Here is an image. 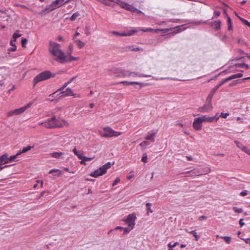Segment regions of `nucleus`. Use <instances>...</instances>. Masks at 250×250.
<instances>
[{
    "label": "nucleus",
    "mask_w": 250,
    "mask_h": 250,
    "mask_svg": "<svg viewBox=\"0 0 250 250\" xmlns=\"http://www.w3.org/2000/svg\"><path fill=\"white\" fill-rule=\"evenodd\" d=\"M27 40L25 38L22 39L21 41V45L23 47H26V44L27 42Z\"/></svg>",
    "instance_id": "48"
},
{
    "label": "nucleus",
    "mask_w": 250,
    "mask_h": 250,
    "mask_svg": "<svg viewBox=\"0 0 250 250\" xmlns=\"http://www.w3.org/2000/svg\"><path fill=\"white\" fill-rule=\"evenodd\" d=\"M21 34H19V31H16V32L14 33V34H13V41H14V42H16V40H17V39L18 38H19V37H21Z\"/></svg>",
    "instance_id": "30"
},
{
    "label": "nucleus",
    "mask_w": 250,
    "mask_h": 250,
    "mask_svg": "<svg viewBox=\"0 0 250 250\" xmlns=\"http://www.w3.org/2000/svg\"><path fill=\"white\" fill-rule=\"evenodd\" d=\"M130 11L132 12H136L137 13H141L142 14H144V13H143V12H142L141 10L133 7L132 6V7H131V9H130Z\"/></svg>",
    "instance_id": "36"
},
{
    "label": "nucleus",
    "mask_w": 250,
    "mask_h": 250,
    "mask_svg": "<svg viewBox=\"0 0 250 250\" xmlns=\"http://www.w3.org/2000/svg\"><path fill=\"white\" fill-rule=\"evenodd\" d=\"M8 163V156L7 153L3 154L0 157V166Z\"/></svg>",
    "instance_id": "17"
},
{
    "label": "nucleus",
    "mask_w": 250,
    "mask_h": 250,
    "mask_svg": "<svg viewBox=\"0 0 250 250\" xmlns=\"http://www.w3.org/2000/svg\"><path fill=\"white\" fill-rule=\"evenodd\" d=\"M202 123L199 117L196 118L193 123V127L196 130H200L202 128Z\"/></svg>",
    "instance_id": "14"
},
{
    "label": "nucleus",
    "mask_w": 250,
    "mask_h": 250,
    "mask_svg": "<svg viewBox=\"0 0 250 250\" xmlns=\"http://www.w3.org/2000/svg\"><path fill=\"white\" fill-rule=\"evenodd\" d=\"M247 194H248V191L246 190H243L240 193V195L242 196H245L247 195Z\"/></svg>",
    "instance_id": "57"
},
{
    "label": "nucleus",
    "mask_w": 250,
    "mask_h": 250,
    "mask_svg": "<svg viewBox=\"0 0 250 250\" xmlns=\"http://www.w3.org/2000/svg\"><path fill=\"white\" fill-rule=\"evenodd\" d=\"M133 48V46L128 45L125 46L123 48V51H132V49Z\"/></svg>",
    "instance_id": "43"
},
{
    "label": "nucleus",
    "mask_w": 250,
    "mask_h": 250,
    "mask_svg": "<svg viewBox=\"0 0 250 250\" xmlns=\"http://www.w3.org/2000/svg\"><path fill=\"white\" fill-rule=\"evenodd\" d=\"M149 144L150 143L148 141H144L140 144V146L143 149H144L146 146H148Z\"/></svg>",
    "instance_id": "29"
},
{
    "label": "nucleus",
    "mask_w": 250,
    "mask_h": 250,
    "mask_svg": "<svg viewBox=\"0 0 250 250\" xmlns=\"http://www.w3.org/2000/svg\"><path fill=\"white\" fill-rule=\"evenodd\" d=\"M103 130L104 131L99 130V134L103 137L110 138L117 137L122 134L121 132L115 131L108 126L104 127Z\"/></svg>",
    "instance_id": "4"
},
{
    "label": "nucleus",
    "mask_w": 250,
    "mask_h": 250,
    "mask_svg": "<svg viewBox=\"0 0 250 250\" xmlns=\"http://www.w3.org/2000/svg\"><path fill=\"white\" fill-rule=\"evenodd\" d=\"M243 76V74L242 73H237L234 75H232L229 77H227V78L223 80L218 85H216L210 92L207 98V101H211L212 99L214 94L215 93L216 91H218V89L223 84L225 83H226L232 80L233 79H235L236 78H241Z\"/></svg>",
    "instance_id": "2"
},
{
    "label": "nucleus",
    "mask_w": 250,
    "mask_h": 250,
    "mask_svg": "<svg viewBox=\"0 0 250 250\" xmlns=\"http://www.w3.org/2000/svg\"><path fill=\"white\" fill-rule=\"evenodd\" d=\"M182 26H177V27H176L175 28L174 31H173V33L174 34H177V33L181 32L182 31H184L185 29V28H183L182 30L181 28V27Z\"/></svg>",
    "instance_id": "33"
},
{
    "label": "nucleus",
    "mask_w": 250,
    "mask_h": 250,
    "mask_svg": "<svg viewBox=\"0 0 250 250\" xmlns=\"http://www.w3.org/2000/svg\"><path fill=\"white\" fill-rule=\"evenodd\" d=\"M56 74L52 73L49 70L43 71L37 75L33 79L34 85H35L38 83L48 80L51 78L54 77Z\"/></svg>",
    "instance_id": "3"
},
{
    "label": "nucleus",
    "mask_w": 250,
    "mask_h": 250,
    "mask_svg": "<svg viewBox=\"0 0 250 250\" xmlns=\"http://www.w3.org/2000/svg\"><path fill=\"white\" fill-rule=\"evenodd\" d=\"M80 16V14L79 12H76L75 13H74L72 16L71 17H70V20L71 21H74L75 20L77 17H78L79 16Z\"/></svg>",
    "instance_id": "37"
},
{
    "label": "nucleus",
    "mask_w": 250,
    "mask_h": 250,
    "mask_svg": "<svg viewBox=\"0 0 250 250\" xmlns=\"http://www.w3.org/2000/svg\"><path fill=\"white\" fill-rule=\"evenodd\" d=\"M65 0H56L53 2L45 9L42 10L41 12V14H45L47 12L53 11L57 8H59L62 5L65 4Z\"/></svg>",
    "instance_id": "6"
},
{
    "label": "nucleus",
    "mask_w": 250,
    "mask_h": 250,
    "mask_svg": "<svg viewBox=\"0 0 250 250\" xmlns=\"http://www.w3.org/2000/svg\"><path fill=\"white\" fill-rule=\"evenodd\" d=\"M119 5L123 8L128 10L130 11L131 7H132L131 5L128 4V3L122 1L119 3Z\"/></svg>",
    "instance_id": "25"
},
{
    "label": "nucleus",
    "mask_w": 250,
    "mask_h": 250,
    "mask_svg": "<svg viewBox=\"0 0 250 250\" xmlns=\"http://www.w3.org/2000/svg\"><path fill=\"white\" fill-rule=\"evenodd\" d=\"M141 50V48L139 47H134L133 46V48L132 49V51H139Z\"/></svg>",
    "instance_id": "60"
},
{
    "label": "nucleus",
    "mask_w": 250,
    "mask_h": 250,
    "mask_svg": "<svg viewBox=\"0 0 250 250\" xmlns=\"http://www.w3.org/2000/svg\"><path fill=\"white\" fill-rule=\"evenodd\" d=\"M178 245H179V243H178V242H175L173 243H172V242H170L168 244V246L169 248H172Z\"/></svg>",
    "instance_id": "47"
},
{
    "label": "nucleus",
    "mask_w": 250,
    "mask_h": 250,
    "mask_svg": "<svg viewBox=\"0 0 250 250\" xmlns=\"http://www.w3.org/2000/svg\"><path fill=\"white\" fill-rule=\"evenodd\" d=\"M53 172H55V176L57 177H60L62 174V172L61 170L58 169H52L50 170L49 173L51 174Z\"/></svg>",
    "instance_id": "26"
},
{
    "label": "nucleus",
    "mask_w": 250,
    "mask_h": 250,
    "mask_svg": "<svg viewBox=\"0 0 250 250\" xmlns=\"http://www.w3.org/2000/svg\"><path fill=\"white\" fill-rule=\"evenodd\" d=\"M17 49L16 45H13L11 47L8 49V51L14 52L16 51Z\"/></svg>",
    "instance_id": "52"
},
{
    "label": "nucleus",
    "mask_w": 250,
    "mask_h": 250,
    "mask_svg": "<svg viewBox=\"0 0 250 250\" xmlns=\"http://www.w3.org/2000/svg\"><path fill=\"white\" fill-rule=\"evenodd\" d=\"M165 79H168V80H174V81H183L182 80H179L176 78H169V77H167V78H155V80H165Z\"/></svg>",
    "instance_id": "31"
},
{
    "label": "nucleus",
    "mask_w": 250,
    "mask_h": 250,
    "mask_svg": "<svg viewBox=\"0 0 250 250\" xmlns=\"http://www.w3.org/2000/svg\"><path fill=\"white\" fill-rule=\"evenodd\" d=\"M69 55L68 56H67V58L68 59H69V61L68 62H70V61H74V60H77V58L76 57H74L73 56H72L70 54H71V52H69Z\"/></svg>",
    "instance_id": "45"
},
{
    "label": "nucleus",
    "mask_w": 250,
    "mask_h": 250,
    "mask_svg": "<svg viewBox=\"0 0 250 250\" xmlns=\"http://www.w3.org/2000/svg\"><path fill=\"white\" fill-rule=\"evenodd\" d=\"M62 126L61 121L55 116L49 118L45 121V127L47 128H60Z\"/></svg>",
    "instance_id": "5"
},
{
    "label": "nucleus",
    "mask_w": 250,
    "mask_h": 250,
    "mask_svg": "<svg viewBox=\"0 0 250 250\" xmlns=\"http://www.w3.org/2000/svg\"><path fill=\"white\" fill-rule=\"evenodd\" d=\"M136 219V216L135 214L132 213L127 215V218L125 220V221L128 226L134 228L135 224V221Z\"/></svg>",
    "instance_id": "9"
},
{
    "label": "nucleus",
    "mask_w": 250,
    "mask_h": 250,
    "mask_svg": "<svg viewBox=\"0 0 250 250\" xmlns=\"http://www.w3.org/2000/svg\"><path fill=\"white\" fill-rule=\"evenodd\" d=\"M182 174L185 177H194L201 175L202 174V173L198 169H193L192 170L183 172L182 173Z\"/></svg>",
    "instance_id": "11"
},
{
    "label": "nucleus",
    "mask_w": 250,
    "mask_h": 250,
    "mask_svg": "<svg viewBox=\"0 0 250 250\" xmlns=\"http://www.w3.org/2000/svg\"><path fill=\"white\" fill-rule=\"evenodd\" d=\"M236 65L239 67L245 68L247 69H248L250 68L249 65L245 63L237 64Z\"/></svg>",
    "instance_id": "34"
},
{
    "label": "nucleus",
    "mask_w": 250,
    "mask_h": 250,
    "mask_svg": "<svg viewBox=\"0 0 250 250\" xmlns=\"http://www.w3.org/2000/svg\"><path fill=\"white\" fill-rule=\"evenodd\" d=\"M77 76H75L71 78L68 82L65 83L61 88H60L58 90H57V91L54 92L52 94H50V96H53V95L58 91H63L67 87V86L70 84L74 80H75L77 78Z\"/></svg>",
    "instance_id": "15"
},
{
    "label": "nucleus",
    "mask_w": 250,
    "mask_h": 250,
    "mask_svg": "<svg viewBox=\"0 0 250 250\" xmlns=\"http://www.w3.org/2000/svg\"><path fill=\"white\" fill-rule=\"evenodd\" d=\"M207 219V217L206 216H205V215H202V216H201L199 217V221H203V220H205Z\"/></svg>",
    "instance_id": "55"
},
{
    "label": "nucleus",
    "mask_w": 250,
    "mask_h": 250,
    "mask_svg": "<svg viewBox=\"0 0 250 250\" xmlns=\"http://www.w3.org/2000/svg\"><path fill=\"white\" fill-rule=\"evenodd\" d=\"M85 33L86 35H89L90 34L89 32V27L87 26H86L85 28Z\"/></svg>",
    "instance_id": "53"
},
{
    "label": "nucleus",
    "mask_w": 250,
    "mask_h": 250,
    "mask_svg": "<svg viewBox=\"0 0 250 250\" xmlns=\"http://www.w3.org/2000/svg\"><path fill=\"white\" fill-rule=\"evenodd\" d=\"M93 159L92 157H87L83 156L82 161H81V164L85 165V161H90Z\"/></svg>",
    "instance_id": "28"
},
{
    "label": "nucleus",
    "mask_w": 250,
    "mask_h": 250,
    "mask_svg": "<svg viewBox=\"0 0 250 250\" xmlns=\"http://www.w3.org/2000/svg\"><path fill=\"white\" fill-rule=\"evenodd\" d=\"M33 104V102H31L22 107L11 110L7 113V116L11 117L14 115H20L24 112L27 109L30 107Z\"/></svg>",
    "instance_id": "8"
},
{
    "label": "nucleus",
    "mask_w": 250,
    "mask_h": 250,
    "mask_svg": "<svg viewBox=\"0 0 250 250\" xmlns=\"http://www.w3.org/2000/svg\"><path fill=\"white\" fill-rule=\"evenodd\" d=\"M211 101H207V103L203 106L198 108V111L202 113H206L212 109Z\"/></svg>",
    "instance_id": "13"
},
{
    "label": "nucleus",
    "mask_w": 250,
    "mask_h": 250,
    "mask_svg": "<svg viewBox=\"0 0 250 250\" xmlns=\"http://www.w3.org/2000/svg\"><path fill=\"white\" fill-rule=\"evenodd\" d=\"M142 161L145 163L147 162V155L146 153H144L142 158Z\"/></svg>",
    "instance_id": "42"
},
{
    "label": "nucleus",
    "mask_w": 250,
    "mask_h": 250,
    "mask_svg": "<svg viewBox=\"0 0 250 250\" xmlns=\"http://www.w3.org/2000/svg\"><path fill=\"white\" fill-rule=\"evenodd\" d=\"M172 30V28H165V29H161V31L164 33H165L169 31H171Z\"/></svg>",
    "instance_id": "54"
},
{
    "label": "nucleus",
    "mask_w": 250,
    "mask_h": 250,
    "mask_svg": "<svg viewBox=\"0 0 250 250\" xmlns=\"http://www.w3.org/2000/svg\"><path fill=\"white\" fill-rule=\"evenodd\" d=\"M132 77H146V78H147V77H151V76L150 75L144 74L140 73H138V72H132Z\"/></svg>",
    "instance_id": "23"
},
{
    "label": "nucleus",
    "mask_w": 250,
    "mask_h": 250,
    "mask_svg": "<svg viewBox=\"0 0 250 250\" xmlns=\"http://www.w3.org/2000/svg\"><path fill=\"white\" fill-rule=\"evenodd\" d=\"M15 88H16V86H15V85H13L12 86V87H11V89H10L8 90V92H9V93H11V92L12 91L14 90L15 89Z\"/></svg>",
    "instance_id": "62"
},
{
    "label": "nucleus",
    "mask_w": 250,
    "mask_h": 250,
    "mask_svg": "<svg viewBox=\"0 0 250 250\" xmlns=\"http://www.w3.org/2000/svg\"><path fill=\"white\" fill-rule=\"evenodd\" d=\"M49 155L53 158L59 159L63 155V153L62 152H53Z\"/></svg>",
    "instance_id": "22"
},
{
    "label": "nucleus",
    "mask_w": 250,
    "mask_h": 250,
    "mask_svg": "<svg viewBox=\"0 0 250 250\" xmlns=\"http://www.w3.org/2000/svg\"><path fill=\"white\" fill-rule=\"evenodd\" d=\"M202 123L209 122L211 123L214 121H217L219 119V117L215 115L213 117H208L207 115H202L199 117Z\"/></svg>",
    "instance_id": "12"
},
{
    "label": "nucleus",
    "mask_w": 250,
    "mask_h": 250,
    "mask_svg": "<svg viewBox=\"0 0 250 250\" xmlns=\"http://www.w3.org/2000/svg\"><path fill=\"white\" fill-rule=\"evenodd\" d=\"M132 72H128V71H126V72H125L124 74H123L124 77H130V76L132 77Z\"/></svg>",
    "instance_id": "49"
},
{
    "label": "nucleus",
    "mask_w": 250,
    "mask_h": 250,
    "mask_svg": "<svg viewBox=\"0 0 250 250\" xmlns=\"http://www.w3.org/2000/svg\"><path fill=\"white\" fill-rule=\"evenodd\" d=\"M221 22L220 21H216L211 22V25L214 26L216 30H219L221 28Z\"/></svg>",
    "instance_id": "24"
},
{
    "label": "nucleus",
    "mask_w": 250,
    "mask_h": 250,
    "mask_svg": "<svg viewBox=\"0 0 250 250\" xmlns=\"http://www.w3.org/2000/svg\"><path fill=\"white\" fill-rule=\"evenodd\" d=\"M133 229V227H130V226H128V227H126V228H124V229H123L124 230V234H127L128 233H129V232L132 230V229Z\"/></svg>",
    "instance_id": "40"
},
{
    "label": "nucleus",
    "mask_w": 250,
    "mask_h": 250,
    "mask_svg": "<svg viewBox=\"0 0 250 250\" xmlns=\"http://www.w3.org/2000/svg\"><path fill=\"white\" fill-rule=\"evenodd\" d=\"M73 41L76 43V45L79 48H82L85 45V43L79 39H77L75 37H73Z\"/></svg>",
    "instance_id": "19"
},
{
    "label": "nucleus",
    "mask_w": 250,
    "mask_h": 250,
    "mask_svg": "<svg viewBox=\"0 0 250 250\" xmlns=\"http://www.w3.org/2000/svg\"><path fill=\"white\" fill-rule=\"evenodd\" d=\"M62 94V95L61 96H69L72 95H74V94L73 92V91L70 88H66L65 91H62V92L60 94Z\"/></svg>",
    "instance_id": "18"
},
{
    "label": "nucleus",
    "mask_w": 250,
    "mask_h": 250,
    "mask_svg": "<svg viewBox=\"0 0 250 250\" xmlns=\"http://www.w3.org/2000/svg\"><path fill=\"white\" fill-rule=\"evenodd\" d=\"M151 206L152 204L150 203H147L146 204L147 209L148 210V211L147 212V214H149V212L152 213L153 212V210L151 208Z\"/></svg>",
    "instance_id": "41"
},
{
    "label": "nucleus",
    "mask_w": 250,
    "mask_h": 250,
    "mask_svg": "<svg viewBox=\"0 0 250 250\" xmlns=\"http://www.w3.org/2000/svg\"><path fill=\"white\" fill-rule=\"evenodd\" d=\"M229 115V114L228 113H222L220 115V116L224 118H226Z\"/></svg>",
    "instance_id": "56"
},
{
    "label": "nucleus",
    "mask_w": 250,
    "mask_h": 250,
    "mask_svg": "<svg viewBox=\"0 0 250 250\" xmlns=\"http://www.w3.org/2000/svg\"><path fill=\"white\" fill-rule=\"evenodd\" d=\"M239 224L241 227L245 225L244 222H243V219L241 218L239 220Z\"/></svg>",
    "instance_id": "59"
},
{
    "label": "nucleus",
    "mask_w": 250,
    "mask_h": 250,
    "mask_svg": "<svg viewBox=\"0 0 250 250\" xmlns=\"http://www.w3.org/2000/svg\"><path fill=\"white\" fill-rule=\"evenodd\" d=\"M112 33L114 35L120 36V34H121V33L117 32V31H113V32H112Z\"/></svg>",
    "instance_id": "61"
},
{
    "label": "nucleus",
    "mask_w": 250,
    "mask_h": 250,
    "mask_svg": "<svg viewBox=\"0 0 250 250\" xmlns=\"http://www.w3.org/2000/svg\"><path fill=\"white\" fill-rule=\"evenodd\" d=\"M220 15V12L219 11L215 10L214 12V15L216 17H218Z\"/></svg>",
    "instance_id": "58"
},
{
    "label": "nucleus",
    "mask_w": 250,
    "mask_h": 250,
    "mask_svg": "<svg viewBox=\"0 0 250 250\" xmlns=\"http://www.w3.org/2000/svg\"><path fill=\"white\" fill-rule=\"evenodd\" d=\"M152 30L151 28H146V29H143L141 27H136L130 30H128L126 32L127 36H130L134 35L135 33L139 32L141 31H142L143 32H147Z\"/></svg>",
    "instance_id": "10"
},
{
    "label": "nucleus",
    "mask_w": 250,
    "mask_h": 250,
    "mask_svg": "<svg viewBox=\"0 0 250 250\" xmlns=\"http://www.w3.org/2000/svg\"><path fill=\"white\" fill-rule=\"evenodd\" d=\"M34 147V146H28L26 147H23L22 149L19 152H18V155H21L22 153H26L27 151L30 150L32 148Z\"/></svg>",
    "instance_id": "21"
},
{
    "label": "nucleus",
    "mask_w": 250,
    "mask_h": 250,
    "mask_svg": "<svg viewBox=\"0 0 250 250\" xmlns=\"http://www.w3.org/2000/svg\"><path fill=\"white\" fill-rule=\"evenodd\" d=\"M233 210L235 212L241 213V212H243V209L242 208H238L237 207H233Z\"/></svg>",
    "instance_id": "46"
},
{
    "label": "nucleus",
    "mask_w": 250,
    "mask_h": 250,
    "mask_svg": "<svg viewBox=\"0 0 250 250\" xmlns=\"http://www.w3.org/2000/svg\"><path fill=\"white\" fill-rule=\"evenodd\" d=\"M244 241L246 243L250 244V238H246V239H244Z\"/></svg>",
    "instance_id": "64"
},
{
    "label": "nucleus",
    "mask_w": 250,
    "mask_h": 250,
    "mask_svg": "<svg viewBox=\"0 0 250 250\" xmlns=\"http://www.w3.org/2000/svg\"><path fill=\"white\" fill-rule=\"evenodd\" d=\"M157 133V130H152L148 132V135L146 137V139L151 141L152 142L155 141L154 136Z\"/></svg>",
    "instance_id": "16"
},
{
    "label": "nucleus",
    "mask_w": 250,
    "mask_h": 250,
    "mask_svg": "<svg viewBox=\"0 0 250 250\" xmlns=\"http://www.w3.org/2000/svg\"><path fill=\"white\" fill-rule=\"evenodd\" d=\"M18 156H19V155H18V153H17L16 155H13V156H11L8 157V163L9 162H11L15 161L16 158Z\"/></svg>",
    "instance_id": "35"
},
{
    "label": "nucleus",
    "mask_w": 250,
    "mask_h": 250,
    "mask_svg": "<svg viewBox=\"0 0 250 250\" xmlns=\"http://www.w3.org/2000/svg\"><path fill=\"white\" fill-rule=\"evenodd\" d=\"M120 36H127L126 31L121 33Z\"/></svg>",
    "instance_id": "63"
},
{
    "label": "nucleus",
    "mask_w": 250,
    "mask_h": 250,
    "mask_svg": "<svg viewBox=\"0 0 250 250\" xmlns=\"http://www.w3.org/2000/svg\"><path fill=\"white\" fill-rule=\"evenodd\" d=\"M234 143L236 145V146L241 149H242L243 146H244V145L242 143L238 141H234Z\"/></svg>",
    "instance_id": "38"
},
{
    "label": "nucleus",
    "mask_w": 250,
    "mask_h": 250,
    "mask_svg": "<svg viewBox=\"0 0 250 250\" xmlns=\"http://www.w3.org/2000/svg\"><path fill=\"white\" fill-rule=\"evenodd\" d=\"M120 83L124 84H125V85H129L132 84H139V85H140V88L143 86H145V84H144L143 83H141L136 82L123 81V82H121Z\"/></svg>",
    "instance_id": "20"
},
{
    "label": "nucleus",
    "mask_w": 250,
    "mask_h": 250,
    "mask_svg": "<svg viewBox=\"0 0 250 250\" xmlns=\"http://www.w3.org/2000/svg\"><path fill=\"white\" fill-rule=\"evenodd\" d=\"M186 231L189 233H190L191 234H192L195 238V240L196 241H198L199 239H200V236H198L197 234V233L196 232V230H191V231H189L187 229H186Z\"/></svg>",
    "instance_id": "27"
},
{
    "label": "nucleus",
    "mask_w": 250,
    "mask_h": 250,
    "mask_svg": "<svg viewBox=\"0 0 250 250\" xmlns=\"http://www.w3.org/2000/svg\"><path fill=\"white\" fill-rule=\"evenodd\" d=\"M60 45L56 42L50 41L49 42V51L50 53L56 57L55 60L61 63H64L69 61L67 56L64 52L60 49Z\"/></svg>",
    "instance_id": "1"
},
{
    "label": "nucleus",
    "mask_w": 250,
    "mask_h": 250,
    "mask_svg": "<svg viewBox=\"0 0 250 250\" xmlns=\"http://www.w3.org/2000/svg\"><path fill=\"white\" fill-rule=\"evenodd\" d=\"M120 181V179L118 177H117L113 182L112 184L113 186H115Z\"/></svg>",
    "instance_id": "50"
},
{
    "label": "nucleus",
    "mask_w": 250,
    "mask_h": 250,
    "mask_svg": "<svg viewBox=\"0 0 250 250\" xmlns=\"http://www.w3.org/2000/svg\"><path fill=\"white\" fill-rule=\"evenodd\" d=\"M239 19L241 20V21L245 25H247L249 27H250V22H249L246 19H244L242 18L239 17Z\"/></svg>",
    "instance_id": "39"
},
{
    "label": "nucleus",
    "mask_w": 250,
    "mask_h": 250,
    "mask_svg": "<svg viewBox=\"0 0 250 250\" xmlns=\"http://www.w3.org/2000/svg\"><path fill=\"white\" fill-rule=\"evenodd\" d=\"M111 167L110 162H107L102 167H100L98 169H97L90 174V176L93 177H97L101 176L106 172V171Z\"/></svg>",
    "instance_id": "7"
},
{
    "label": "nucleus",
    "mask_w": 250,
    "mask_h": 250,
    "mask_svg": "<svg viewBox=\"0 0 250 250\" xmlns=\"http://www.w3.org/2000/svg\"><path fill=\"white\" fill-rule=\"evenodd\" d=\"M76 155L81 160H82L83 157V153L79 151H78V152L76 154Z\"/></svg>",
    "instance_id": "51"
},
{
    "label": "nucleus",
    "mask_w": 250,
    "mask_h": 250,
    "mask_svg": "<svg viewBox=\"0 0 250 250\" xmlns=\"http://www.w3.org/2000/svg\"><path fill=\"white\" fill-rule=\"evenodd\" d=\"M192 23L194 24L195 25H200L201 24H204L206 23V21H194L191 22Z\"/></svg>",
    "instance_id": "44"
},
{
    "label": "nucleus",
    "mask_w": 250,
    "mask_h": 250,
    "mask_svg": "<svg viewBox=\"0 0 250 250\" xmlns=\"http://www.w3.org/2000/svg\"><path fill=\"white\" fill-rule=\"evenodd\" d=\"M221 238L223 239L225 242L229 244L230 243L231 241V237L229 236H220Z\"/></svg>",
    "instance_id": "32"
}]
</instances>
